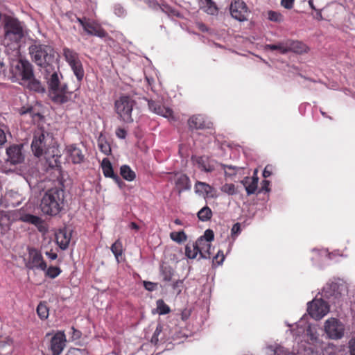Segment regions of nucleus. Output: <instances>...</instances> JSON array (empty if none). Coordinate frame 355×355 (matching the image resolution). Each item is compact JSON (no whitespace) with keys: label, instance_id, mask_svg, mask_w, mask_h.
Here are the masks:
<instances>
[{"label":"nucleus","instance_id":"f257e3e1","mask_svg":"<svg viewBox=\"0 0 355 355\" xmlns=\"http://www.w3.org/2000/svg\"><path fill=\"white\" fill-rule=\"evenodd\" d=\"M24 36L22 24L17 19L7 17L4 25V37L3 44L6 48V53H18L19 43Z\"/></svg>","mask_w":355,"mask_h":355},{"label":"nucleus","instance_id":"f03ea898","mask_svg":"<svg viewBox=\"0 0 355 355\" xmlns=\"http://www.w3.org/2000/svg\"><path fill=\"white\" fill-rule=\"evenodd\" d=\"M11 72L15 78H20V84L31 90L43 92L44 89L33 74L32 64L27 60H20L12 67Z\"/></svg>","mask_w":355,"mask_h":355},{"label":"nucleus","instance_id":"7ed1b4c3","mask_svg":"<svg viewBox=\"0 0 355 355\" xmlns=\"http://www.w3.org/2000/svg\"><path fill=\"white\" fill-rule=\"evenodd\" d=\"M63 202L64 191L58 188H53L45 192L40 207L44 214L55 216L61 211Z\"/></svg>","mask_w":355,"mask_h":355},{"label":"nucleus","instance_id":"20e7f679","mask_svg":"<svg viewBox=\"0 0 355 355\" xmlns=\"http://www.w3.org/2000/svg\"><path fill=\"white\" fill-rule=\"evenodd\" d=\"M28 50L32 60L40 67H46L56 60V52L49 45L34 44Z\"/></svg>","mask_w":355,"mask_h":355},{"label":"nucleus","instance_id":"39448f33","mask_svg":"<svg viewBox=\"0 0 355 355\" xmlns=\"http://www.w3.org/2000/svg\"><path fill=\"white\" fill-rule=\"evenodd\" d=\"M62 78V75L59 76L56 72H54L48 80L49 96L53 101L57 103L67 102L71 96V92L67 89V84L60 82Z\"/></svg>","mask_w":355,"mask_h":355},{"label":"nucleus","instance_id":"423d86ee","mask_svg":"<svg viewBox=\"0 0 355 355\" xmlns=\"http://www.w3.org/2000/svg\"><path fill=\"white\" fill-rule=\"evenodd\" d=\"M135 101L128 96H121L115 102V110L121 119L126 123L133 121L132 112Z\"/></svg>","mask_w":355,"mask_h":355},{"label":"nucleus","instance_id":"0eeeda50","mask_svg":"<svg viewBox=\"0 0 355 355\" xmlns=\"http://www.w3.org/2000/svg\"><path fill=\"white\" fill-rule=\"evenodd\" d=\"M50 140H51V137L49 133L44 132L42 130L35 131L31 144L33 154L38 157L42 155L44 151L47 148L46 146Z\"/></svg>","mask_w":355,"mask_h":355},{"label":"nucleus","instance_id":"6e6552de","mask_svg":"<svg viewBox=\"0 0 355 355\" xmlns=\"http://www.w3.org/2000/svg\"><path fill=\"white\" fill-rule=\"evenodd\" d=\"M63 54L66 61L70 65L78 80L80 81L84 76V70L78 58V54L68 48H64L63 49Z\"/></svg>","mask_w":355,"mask_h":355},{"label":"nucleus","instance_id":"1a4fd4ad","mask_svg":"<svg viewBox=\"0 0 355 355\" xmlns=\"http://www.w3.org/2000/svg\"><path fill=\"white\" fill-rule=\"evenodd\" d=\"M324 331L331 339H340L344 336V325L338 320L331 318L324 323Z\"/></svg>","mask_w":355,"mask_h":355},{"label":"nucleus","instance_id":"9d476101","mask_svg":"<svg viewBox=\"0 0 355 355\" xmlns=\"http://www.w3.org/2000/svg\"><path fill=\"white\" fill-rule=\"evenodd\" d=\"M25 266L28 269H40L46 270V264L39 251L34 248H28V257L24 258Z\"/></svg>","mask_w":355,"mask_h":355},{"label":"nucleus","instance_id":"9b49d317","mask_svg":"<svg viewBox=\"0 0 355 355\" xmlns=\"http://www.w3.org/2000/svg\"><path fill=\"white\" fill-rule=\"evenodd\" d=\"M307 311L313 318L320 320L329 312V309L326 302L315 299L309 303Z\"/></svg>","mask_w":355,"mask_h":355},{"label":"nucleus","instance_id":"f8f14e48","mask_svg":"<svg viewBox=\"0 0 355 355\" xmlns=\"http://www.w3.org/2000/svg\"><path fill=\"white\" fill-rule=\"evenodd\" d=\"M230 10L232 17L239 21H247L250 15L245 3L241 0H234L230 4Z\"/></svg>","mask_w":355,"mask_h":355},{"label":"nucleus","instance_id":"ddd939ff","mask_svg":"<svg viewBox=\"0 0 355 355\" xmlns=\"http://www.w3.org/2000/svg\"><path fill=\"white\" fill-rule=\"evenodd\" d=\"M46 163L51 168L60 166V150L56 146H52L47 148L43 153Z\"/></svg>","mask_w":355,"mask_h":355},{"label":"nucleus","instance_id":"4468645a","mask_svg":"<svg viewBox=\"0 0 355 355\" xmlns=\"http://www.w3.org/2000/svg\"><path fill=\"white\" fill-rule=\"evenodd\" d=\"M66 336L62 331H58L51 339L50 349L53 355H60L66 345Z\"/></svg>","mask_w":355,"mask_h":355},{"label":"nucleus","instance_id":"2eb2a0df","mask_svg":"<svg viewBox=\"0 0 355 355\" xmlns=\"http://www.w3.org/2000/svg\"><path fill=\"white\" fill-rule=\"evenodd\" d=\"M22 146L12 145L6 150L7 162L15 165L21 164L24 160V155L21 151Z\"/></svg>","mask_w":355,"mask_h":355},{"label":"nucleus","instance_id":"dca6fc26","mask_svg":"<svg viewBox=\"0 0 355 355\" xmlns=\"http://www.w3.org/2000/svg\"><path fill=\"white\" fill-rule=\"evenodd\" d=\"M205 243L202 239H198L191 245H187L185 248L186 255L190 259H194L199 253L200 257L207 259V256L204 252V247L202 244Z\"/></svg>","mask_w":355,"mask_h":355},{"label":"nucleus","instance_id":"f3484780","mask_svg":"<svg viewBox=\"0 0 355 355\" xmlns=\"http://www.w3.org/2000/svg\"><path fill=\"white\" fill-rule=\"evenodd\" d=\"M329 291H327L329 295L334 296L336 298L345 296L348 292L347 284L342 280L331 283L329 285Z\"/></svg>","mask_w":355,"mask_h":355},{"label":"nucleus","instance_id":"a211bd4d","mask_svg":"<svg viewBox=\"0 0 355 355\" xmlns=\"http://www.w3.org/2000/svg\"><path fill=\"white\" fill-rule=\"evenodd\" d=\"M67 155L73 164H80L85 160L84 150L75 145L67 147Z\"/></svg>","mask_w":355,"mask_h":355},{"label":"nucleus","instance_id":"6ab92c4d","mask_svg":"<svg viewBox=\"0 0 355 355\" xmlns=\"http://www.w3.org/2000/svg\"><path fill=\"white\" fill-rule=\"evenodd\" d=\"M83 29L87 34L99 37H103L106 35L105 32L101 28L99 24L89 19L87 23L84 24Z\"/></svg>","mask_w":355,"mask_h":355},{"label":"nucleus","instance_id":"aec40b11","mask_svg":"<svg viewBox=\"0 0 355 355\" xmlns=\"http://www.w3.org/2000/svg\"><path fill=\"white\" fill-rule=\"evenodd\" d=\"M175 190L180 195L183 191L189 190L191 188L189 178L184 174H180L175 179Z\"/></svg>","mask_w":355,"mask_h":355},{"label":"nucleus","instance_id":"412c9836","mask_svg":"<svg viewBox=\"0 0 355 355\" xmlns=\"http://www.w3.org/2000/svg\"><path fill=\"white\" fill-rule=\"evenodd\" d=\"M148 107L153 112L166 118L173 117V111L166 107L161 106L154 101L148 102Z\"/></svg>","mask_w":355,"mask_h":355},{"label":"nucleus","instance_id":"4be33fe9","mask_svg":"<svg viewBox=\"0 0 355 355\" xmlns=\"http://www.w3.org/2000/svg\"><path fill=\"white\" fill-rule=\"evenodd\" d=\"M71 240L70 231L67 230H60L56 234V241L61 249L65 250L68 248Z\"/></svg>","mask_w":355,"mask_h":355},{"label":"nucleus","instance_id":"5701e85b","mask_svg":"<svg viewBox=\"0 0 355 355\" xmlns=\"http://www.w3.org/2000/svg\"><path fill=\"white\" fill-rule=\"evenodd\" d=\"M192 161L199 168L205 172H211L214 170V166L209 164V159L207 157L193 156Z\"/></svg>","mask_w":355,"mask_h":355},{"label":"nucleus","instance_id":"b1692460","mask_svg":"<svg viewBox=\"0 0 355 355\" xmlns=\"http://www.w3.org/2000/svg\"><path fill=\"white\" fill-rule=\"evenodd\" d=\"M287 46L288 53H302L307 51L306 46L299 41L287 40Z\"/></svg>","mask_w":355,"mask_h":355},{"label":"nucleus","instance_id":"393cba45","mask_svg":"<svg viewBox=\"0 0 355 355\" xmlns=\"http://www.w3.org/2000/svg\"><path fill=\"white\" fill-rule=\"evenodd\" d=\"M102 169L105 176L113 178L116 182H119V178L114 173L112 164L108 159H103Z\"/></svg>","mask_w":355,"mask_h":355},{"label":"nucleus","instance_id":"a878e982","mask_svg":"<svg viewBox=\"0 0 355 355\" xmlns=\"http://www.w3.org/2000/svg\"><path fill=\"white\" fill-rule=\"evenodd\" d=\"M287 47H288L287 46V40H285V41H283V42H278L276 44H266L264 46V49L266 50V51H268V50H270V51L277 50V51H279L280 53L286 54V53H288Z\"/></svg>","mask_w":355,"mask_h":355},{"label":"nucleus","instance_id":"bb28decb","mask_svg":"<svg viewBox=\"0 0 355 355\" xmlns=\"http://www.w3.org/2000/svg\"><path fill=\"white\" fill-rule=\"evenodd\" d=\"M195 191L200 195H207L211 191V187L205 182L198 181L195 184Z\"/></svg>","mask_w":355,"mask_h":355},{"label":"nucleus","instance_id":"cd10ccee","mask_svg":"<svg viewBox=\"0 0 355 355\" xmlns=\"http://www.w3.org/2000/svg\"><path fill=\"white\" fill-rule=\"evenodd\" d=\"M189 125L192 129L202 128L204 126V121L200 116H193L189 119Z\"/></svg>","mask_w":355,"mask_h":355},{"label":"nucleus","instance_id":"c85d7f7f","mask_svg":"<svg viewBox=\"0 0 355 355\" xmlns=\"http://www.w3.org/2000/svg\"><path fill=\"white\" fill-rule=\"evenodd\" d=\"M121 175L128 181H132L135 178V172L127 165H123L121 167Z\"/></svg>","mask_w":355,"mask_h":355},{"label":"nucleus","instance_id":"c756f323","mask_svg":"<svg viewBox=\"0 0 355 355\" xmlns=\"http://www.w3.org/2000/svg\"><path fill=\"white\" fill-rule=\"evenodd\" d=\"M197 215L199 220L202 221H207L211 219L212 216V211L209 207L205 206L198 212Z\"/></svg>","mask_w":355,"mask_h":355},{"label":"nucleus","instance_id":"7c9ffc66","mask_svg":"<svg viewBox=\"0 0 355 355\" xmlns=\"http://www.w3.org/2000/svg\"><path fill=\"white\" fill-rule=\"evenodd\" d=\"M214 234L212 230H207L202 236L198 239H202L205 243L202 244L203 247H207V251L211 248L210 241L214 239Z\"/></svg>","mask_w":355,"mask_h":355},{"label":"nucleus","instance_id":"2f4dec72","mask_svg":"<svg viewBox=\"0 0 355 355\" xmlns=\"http://www.w3.org/2000/svg\"><path fill=\"white\" fill-rule=\"evenodd\" d=\"M111 250L114 254L117 261H119V257L122 255L123 246L122 243L119 240L116 241L111 246Z\"/></svg>","mask_w":355,"mask_h":355},{"label":"nucleus","instance_id":"473e14b6","mask_svg":"<svg viewBox=\"0 0 355 355\" xmlns=\"http://www.w3.org/2000/svg\"><path fill=\"white\" fill-rule=\"evenodd\" d=\"M170 237L173 241L179 243L187 240V235L183 231L171 232Z\"/></svg>","mask_w":355,"mask_h":355},{"label":"nucleus","instance_id":"72a5a7b5","mask_svg":"<svg viewBox=\"0 0 355 355\" xmlns=\"http://www.w3.org/2000/svg\"><path fill=\"white\" fill-rule=\"evenodd\" d=\"M222 167L225 171L226 175L232 176L235 175L239 169L243 168V167L223 164Z\"/></svg>","mask_w":355,"mask_h":355},{"label":"nucleus","instance_id":"f704fd0d","mask_svg":"<svg viewBox=\"0 0 355 355\" xmlns=\"http://www.w3.org/2000/svg\"><path fill=\"white\" fill-rule=\"evenodd\" d=\"M98 146L100 150L105 155H108L111 152L109 144L101 137L98 140Z\"/></svg>","mask_w":355,"mask_h":355},{"label":"nucleus","instance_id":"c9c22d12","mask_svg":"<svg viewBox=\"0 0 355 355\" xmlns=\"http://www.w3.org/2000/svg\"><path fill=\"white\" fill-rule=\"evenodd\" d=\"M258 180L259 179L257 177H252L250 183L249 185H247L245 190L248 196L254 193L256 191L257 189Z\"/></svg>","mask_w":355,"mask_h":355},{"label":"nucleus","instance_id":"e433bc0d","mask_svg":"<svg viewBox=\"0 0 355 355\" xmlns=\"http://www.w3.org/2000/svg\"><path fill=\"white\" fill-rule=\"evenodd\" d=\"M37 314L39 315V317L44 320V319H46L48 318V315H49V309L47 308V306L44 304H40L38 306H37Z\"/></svg>","mask_w":355,"mask_h":355},{"label":"nucleus","instance_id":"4c0bfd02","mask_svg":"<svg viewBox=\"0 0 355 355\" xmlns=\"http://www.w3.org/2000/svg\"><path fill=\"white\" fill-rule=\"evenodd\" d=\"M157 306L159 314H166L170 311L169 307L162 300H159L157 301Z\"/></svg>","mask_w":355,"mask_h":355},{"label":"nucleus","instance_id":"58836bf2","mask_svg":"<svg viewBox=\"0 0 355 355\" xmlns=\"http://www.w3.org/2000/svg\"><path fill=\"white\" fill-rule=\"evenodd\" d=\"M268 18L275 22H281L283 20V17L280 13L272 10L268 12Z\"/></svg>","mask_w":355,"mask_h":355},{"label":"nucleus","instance_id":"ea45409f","mask_svg":"<svg viewBox=\"0 0 355 355\" xmlns=\"http://www.w3.org/2000/svg\"><path fill=\"white\" fill-rule=\"evenodd\" d=\"M162 275L166 282H169L172 279L173 271L170 267H164L162 268Z\"/></svg>","mask_w":355,"mask_h":355},{"label":"nucleus","instance_id":"a19ab883","mask_svg":"<svg viewBox=\"0 0 355 355\" xmlns=\"http://www.w3.org/2000/svg\"><path fill=\"white\" fill-rule=\"evenodd\" d=\"M221 191L229 195L236 193V187L233 184H225L221 187Z\"/></svg>","mask_w":355,"mask_h":355},{"label":"nucleus","instance_id":"79ce46f5","mask_svg":"<svg viewBox=\"0 0 355 355\" xmlns=\"http://www.w3.org/2000/svg\"><path fill=\"white\" fill-rule=\"evenodd\" d=\"M208 7L207 12L209 14L214 15L217 12V8L214 2L212 0H205Z\"/></svg>","mask_w":355,"mask_h":355},{"label":"nucleus","instance_id":"37998d69","mask_svg":"<svg viewBox=\"0 0 355 355\" xmlns=\"http://www.w3.org/2000/svg\"><path fill=\"white\" fill-rule=\"evenodd\" d=\"M60 272V270L58 267H50L46 270V275L51 278L56 277Z\"/></svg>","mask_w":355,"mask_h":355},{"label":"nucleus","instance_id":"c03bdc74","mask_svg":"<svg viewBox=\"0 0 355 355\" xmlns=\"http://www.w3.org/2000/svg\"><path fill=\"white\" fill-rule=\"evenodd\" d=\"M26 220L36 225H40L42 223L40 218L33 215L26 216Z\"/></svg>","mask_w":355,"mask_h":355},{"label":"nucleus","instance_id":"a18cd8bd","mask_svg":"<svg viewBox=\"0 0 355 355\" xmlns=\"http://www.w3.org/2000/svg\"><path fill=\"white\" fill-rule=\"evenodd\" d=\"M143 284H144L145 288L149 291H155L157 288V283L144 281L143 282Z\"/></svg>","mask_w":355,"mask_h":355},{"label":"nucleus","instance_id":"49530a36","mask_svg":"<svg viewBox=\"0 0 355 355\" xmlns=\"http://www.w3.org/2000/svg\"><path fill=\"white\" fill-rule=\"evenodd\" d=\"M224 261V255L219 251L214 257L213 262H216L217 265H220Z\"/></svg>","mask_w":355,"mask_h":355},{"label":"nucleus","instance_id":"de8ad7c7","mask_svg":"<svg viewBox=\"0 0 355 355\" xmlns=\"http://www.w3.org/2000/svg\"><path fill=\"white\" fill-rule=\"evenodd\" d=\"M294 1L295 0H282L281 5L286 9H291L293 6Z\"/></svg>","mask_w":355,"mask_h":355},{"label":"nucleus","instance_id":"09e8293b","mask_svg":"<svg viewBox=\"0 0 355 355\" xmlns=\"http://www.w3.org/2000/svg\"><path fill=\"white\" fill-rule=\"evenodd\" d=\"M7 141L6 133L4 128L0 127V145L4 144Z\"/></svg>","mask_w":355,"mask_h":355},{"label":"nucleus","instance_id":"8fccbe9b","mask_svg":"<svg viewBox=\"0 0 355 355\" xmlns=\"http://www.w3.org/2000/svg\"><path fill=\"white\" fill-rule=\"evenodd\" d=\"M349 349L350 353H354L355 354V337L349 341Z\"/></svg>","mask_w":355,"mask_h":355},{"label":"nucleus","instance_id":"3c124183","mask_svg":"<svg viewBox=\"0 0 355 355\" xmlns=\"http://www.w3.org/2000/svg\"><path fill=\"white\" fill-rule=\"evenodd\" d=\"M116 134L119 138L124 139L126 136V132L124 129L118 128L116 131Z\"/></svg>","mask_w":355,"mask_h":355},{"label":"nucleus","instance_id":"603ef678","mask_svg":"<svg viewBox=\"0 0 355 355\" xmlns=\"http://www.w3.org/2000/svg\"><path fill=\"white\" fill-rule=\"evenodd\" d=\"M271 169H272V166L267 165L263 171V176L264 178L269 177L271 175V171H270Z\"/></svg>","mask_w":355,"mask_h":355},{"label":"nucleus","instance_id":"864d4df0","mask_svg":"<svg viewBox=\"0 0 355 355\" xmlns=\"http://www.w3.org/2000/svg\"><path fill=\"white\" fill-rule=\"evenodd\" d=\"M240 224L238 223L234 224L231 230L232 235L238 234L240 232Z\"/></svg>","mask_w":355,"mask_h":355},{"label":"nucleus","instance_id":"5fc2aeb1","mask_svg":"<svg viewBox=\"0 0 355 355\" xmlns=\"http://www.w3.org/2000/svg\"><path fill=\"white\" fill-rule=\"evenodd\" d=\"M252 180V178L249 177H245L243 180L241 181V183L245 187V189L247 188V185H249Z\"/></svg>","mask_w":355,"mask_h":355},{"label":"nucleus","instance_id":"6e6d98bb","mask_svg":"<svg viewBox=\"0 0 355 355\" xmlns=\"http://www.w3.org/2000/svg\"><path fill=\"white\" fill-rule=\"evenodd\" d=\"M307 334L310 337V340L312 341H315L318 339L317 336L314 335V334L311 331V329L307 330Z\"/></svg>","mask_w":355,"mask_h":355},{"label":"nucleus","instance_id":"4d7b16f0","mask_svg":"<svg viewBox=\"0 0 355 355\" xmlns=\"http://www.w3.org/2000/svg\"><path fill=\"white\" fill-rule=\"evenodd\" d=\"M46 254L52 260H54L57 258V254L52 252H46Z\"/></svg>","mask_w":355,"mask_h":355},{"label":"nucleus","instance_id":"13d9d810","mask_svg":"<svg viewBox=\"0 0 355 355\" xmlns=\"http://www.w3.org/2000/svg\"><path fill=\"white\" fill-rule=\"evenodd\" d=\"M78 21L80 24V25L84 27V24L87 23L89 19H87L85 17L84 18H77Z\"/></svg>","mask_w":355,"mask_h":355},{"label":"nucleus","instance_id":"bf43d9fd","mask_svg":"<svg viewBox=\"0 0 355 355\" xmlns=\"http://www.w3.org/2000/svg\"><path fill=\"white\" fill-rule=\"evenodd\" d=\"M197 26L199 28V29L203 32L207 31L206 26L202 23H198Z\"/></svg>","mask_w":355,"mask_h":355},{"label":"nucleus","instance_id":"052dcab7","mask_svg":"<svg viewBox=\"0 0 355 355\" xmlns=\"http://www.w3.org/2000/svg\"><path fill=\"white\" fill-rule=\"evenodd\" d=\"M129 226H130V227L131 229H132V230H137H137H139V227L138 226V225H137V224H136L135 222H131V223H130V225H129Z\"/></svg>","mask_w":355,"mask_h":355},{"label":"nucleus","instance_id":"680f3d73","mask_svg":"<svg viewBox=\"0 0 355 355\" xmlns=\"http://www.w3.org/2000/svg\"><path fill=\"white\" fill-rule=\"evenodd\" d=\"M210 250H211V248L207 252V247H204V252L207 256V258L210 257V254H211Z\"/></svg>","mask_w":355,"mask_h":355},{"label":"nucleus","instance_id":"e2e57ef3","mask_svg":"<svg viewBox=\"0 0 355 355\" xmlns=\"http://www.w3.org/2000/svg\"><path fill=\"white\" fill-rule=\"evenodd\" d=\"M263 189H266L267 190V186L269 184V182L268 180H263L262 182Z\"/></svg>","mask_w":355,"mask_h":355},{"label":"nucleus","instance_id":"0e129e2a","mask_svg":"<svg viewBox=\"0 0 355 355\" xmlns=\"http://www.w3.org/2000/svg\"><path fill=\"white\" fill-rule=\"evenodd\" d=\"M309 5H310V6H311V8H313V9H315V7H314V6H313V3L312 0H309Z\"/></svg>","mask_w":355,"mask_h":355},{"label":"nucleus","instance_id":"69168bd1","mask_svg":"<svg viewBox=\"0 0 355 355\" xmlns=\"http://www.w3.org/2000/svg\"><path fill=\"white\" fill-rule=\"evenodd\" d=\"M20 201L19 200H17V202H12V205H19L20 204Z\"/></svg>","mask_w":355,"mask_h":355},{"label":"nucleus","instance_id":"338daca9","mask_svg":"<svg viewBox=\"0 0 355 355\" xmlns=\"http://www.w3.org/2000/svg\"><path fill=\"white\" fill-rule=\"evenodd\" d=\"M257 172H258L257 169H255V170H254V175H253V177H257Z\"/></svg>","mask_w":355,"mask_h":355},{"label":"nucleus","instance_id":"774afa93","mask_svg":"<svg viewBox=\"0 0 355 355\" xmlns=\"http://www.w3.org/2000/svg\"><path fill=\"white\" fill-rule=\"evenodd\" d=\"M175 223L176 224H178V225H180V220L179 219H176V220H175Z\"/></svg>","mask_w":355,"mask_h":355}]
</instances>
